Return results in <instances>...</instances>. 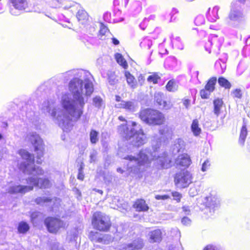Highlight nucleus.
Wrapping results in <instances>:
<instances>
[{"mask_svg":"<svg viewBox=\"0 0 250 250\" xmlns=\"http://www.w3.org/2000/svg\"><path fill=\"white\" fill-rule=\"evenodd\" d=\"M18 153L20 155L22 161L18 163V169L23 173L31 176L27 180V183L32 184L31 186L39 187L40 188H47L51 186L49 180L47 178H41L39 176L44 174V171L40 167H36L34 165L35 158L33 154L28 151L21 149L18 150Z\"/></svg>","mask_w":250,"mask_h":250,"instance_id":"f257e3e1","label":"nucleus"},{"mask_svg":"<svg viewBox=\"0 0 250 250\" xmlns=\"http://www.w3.org/2000/svg\"><path fill=\"white\" fill-rule=\"evenodd\" d=\"M99 133L95 130L91 129L90 131L89 136L90 142L93 144H96L99 141Z\"/></svg>","mask_w":250,"mask_h":250,"instance_id":"2f4dec72","label":"nucleus"},{"mask_svg":"<svg viewBox=\"0 0 250 250\" xmlns=\"http://www.w3.org/2000/svg\"><path fill=\"white\" fill-rule=\"evenodd\" d=\"M139 117L143 122L152 126L162 125L166 121V117L162 112L151 108L141 110Z\"/></svg>","mask_w":250,"mask_h":250,"instance_id":"f03ea898","label":"nucleus"},{"mask_svg":"<svg viewBox=\"0 0 250 250\" xmlns=\"http://www.w3.org/2000/svg\"><path fill=\"white\" fill-rule=\"evenodd\" d=\"M217 78L215 77L210 78L207 81L204 88L200 91V95L202 99L208 98L210 94L215 89Z\"/></svg>","mask_w":250,"mask_h":250,"instance_id":"9d476101","label":"nucleus"},{"mask_svg":"<svg viewBox=\"0 0 250 250\" xmlns=\"http://www.w3.org/2000/svg\"><path fill=\"white\" fill-rule=\"evenodd\" d=\"M161 80V76L157 72H153L151 75H149L147 78V81L149 83H152L153 84L158 83V82Z\"/></svg>","mask_w":250,"mask_h":250,"instance_id":"7c9ffc66","label":"nucleus"},{"mask_svg":"<svg viewBox=\"0 0 250 250\" xmlns=\"http://www.w3.org/2000/svg\"><path fill=\"white\" fill-rule=\"evenodd\" d=\"M132 207L137 212H146L149 209V207L145 199H137L133 203Z\"/></svg>","mask_w":250,"mask_h":250,"instance_id":"f8f14e48","label":"nucleus"},{"mask_svg":"<svg viewBox=\"0 0 250 250\" xmlns=\"http://www.w3.org/2000/svg\"><path fill=\"white\" fill-rule=\"evenodd\" d=\"M33 189V186L15 185L9 188L8 192L10 194H24L26 192L32 190Z\"/></svg>","mask_w":250,"mask_h":250,"instance_id":"9b49d317","label":"nucleus"},{"mask_svg":"<svg viewBox=\"0 0 250 250\" xmlns=\"http://www.w3.org/2000/svg\"><path fill=\"white\" fill-rule=\"evenodd\" d=\"M154 101L157 105L162 106L164 109L167 110L170 108L167 102L164 100V97L161 94L158 93L155 95Z\"/></svg>","mask_w":250,"mask_h":250,"instance_id":"a211bd4d","label":"nucleus"},{"mask_svg":"<svg viewBox=\"0 0 250 250\" xmlns=\"http://www.w3.org/2000/svg\"><path fill=\"white\" fill-rule=\"evenodd\" d=\"M192 175L187 170H182L174 176L175 186L181 188H187L192 183Z\"/></svg>","mask_w":250,"mask_h":250,"instance_id":"0eeeda50","label":"nucleus"},{"mask_svg":"<svg viewBox=\"0 0 250 250\" xmlns=\"http://www.w3.org/2000/svg\"><path fill=\"white\" fill-rule=\"evenodd\" d=\"M240 3H244L247 0H236Z\"/></svg>","mask_w":250,"mask_h":250,"instance_id":"13d9d810","label":"nucleus"},{"mask_svg":"<svg viewBox=\"0 0 250 250\" xmlns=\"http://www.w3.org/2000/svg\"><path fill=\"white\" fill-rule=\"evenodd\" d=\"M166 89L169 92H174L177 90L178 85L174 79L169 80L166 85Z\"/></svg>","mask_w":250,"mask_h":250,"instance_id":"c756f323","label":"nucleus"},{"mask_svg":"<svg viewBox=\"0 0 250 250\" xmlns=\"http://www.w3.org/2000/svg\"><path fill=\"white\" fill-rule=\"evenodd\" d=\"M172 196L174 200H176L177 202H180L182 198V195L179 192L177 191H173L171 193Z\"/></svg>","mask_w":250,"mask_h":250,"instance_id":"e433bc0d","label":"nucleus"},{"mask_svg":"<svg viewBox=\"0 0 250 250\" xmlns=\"http://www.w3.org/2000/svg\"><path fill=\"white\" fill-rule=\"evenodd\" d=\"M106 235H103L97 231H91L88 234L89 239L93 242L102 243L105 241Z\"/></svg>","mask_w":250,"mask_h":250,"instance_id":"2eb2a0df","label":"nucleus"},{"mask_svg":"<svg viewBox=\"0 0 250 250\" xmlns=\"http://www.w3.org/2000/svg\"><path fill=\"white\" fill-rule=\"evenodd\" d=\"M206 199H207V201H208L209 200L211 202L215 201V200H214L215 199V197H212V196L206 197Z\"/></svg>","mask_w":250,"mask_h":250,"instance_id":"864d4df0","label":"nucleus"},{"mask_svg":"<svg viewBox=\"0 0 250 250\" xmlns=\"http://www.w3.org/2000/svg\"><path fill=\"white\" fill-rule=\"evenodd\" d=\"M124 75L127 84L132 89L136 88L138 86V83L135 77L128 71H125Z\"/></svg>","mask_w":250,"mask_h":250,"instance_id":"dca6fc26","label":"nucleus"},{"mask_svg":"<svg viewBox=\"0 0 250 250\" xmlns=\"http://www.w3.org/2000/svg\"><path fill=\"white\" fill-rule=\"evenodd\" d=\"M155 198L156 200H167V199H169L170 197L168 195H156L155 196Z\"/></svg>","mask_w":250,"mask_h":250,"instance_id":"4c0bfd02","label":"nucleus"},{"mask_svg":"<svg viewBox=\"0 0 250 250\" xmlns=\"http://www.w3.org/2000/svg\"><path fill=\"white\" fill-rule=\"evenodd\" d=\"M91 224L94 229L102 232H109L112 226L111 217L101 211H96L92 213Z\"/></svg>","mask_w":250,"mask_h":250,"instance_id":"7ed1b4c3","label":"nucleus"},{"mask_svg":"<svg viewBox=\"0 0 250 250\" xmlns=\"http://www.w3.org/2000/svg\"><path fill=\"white\" fill-rule=\"evenodd\" d=\"M243 13L238 10H231L229 15V20L234 22H240L243 20Z\"/></svg>","mask_w":250,"mask_h":250,"instance_id":"aec40b11","label":"nucleus"},{"mask_svg":"<svg viewBox=\"0 0 250 250\" xmlns=\"http://www.w3.org/2000/svg\"><path fill=\"white\" fill-rule=\"evenodd\" d=\"M159 165L162 168L167 169L172 166V161L166 154L159 157Z\"/></svg>","mask_w":250,"mask_h":250,"instance_id":"f3484780","label":"nucleus"},{"mask_svg":"<svg viewBox=\"0 0 250 250\" xmlns=\"http://www.w3.org/2000/svg\"><path fill=\"white\" fill-rule=\"evenodd\" d=\"M111 40H112V42L114 45H117L119 44L120 42H119V40L118 39H117L116 38L113 37V38H112Z\"/></svg>","mask_w":250,"mask_h":250,"instance_id":"de8ad7c7","label":"nucleus"},{"mask_svg":"<svg viewBox=\"0 0 250 250\" xmlns=\"http://www.w3.org/2000/svg\"><path fill=\"white\" fill-rule=\"evenodd\" d=\"M149 238L151 242H160L162 240V232L161 229H156L150 232Z\"/></svg>","mask_w":250,"mask_h":250,"instance_id":"412c9836","label":"nucleus"},{"mask_svg":"<svg viewBox=\"0 0 250 250\" xmlns=\"http://www.w3.org/2000/svg\"><path fill=\"white\" fill-rule=\"evenodd\" d=\"M213 112L214 114L218 116L221 113V109L224 104L223 101L222 99H215L213 100Z\"/></svg>","mask_w":250,"mask_h":250,"instance_id":"393cba45","label":"nucleus"},{"mask_svg":"<svg viewBox=\"0 0 250 250\" xmlns=\"http://www.w3.org/2000/svg\"><path fill=\"white\" fill-rule=\"evenodd\" d=\"M191 161L190 157L187 154L179 155L175 160V164L177 166L188 167Z\"/></svg>","mask_w":250,"mask_h":250,"instance_id":"ddd939ff","label":"nucleus"},{"mask_svg":"<svg viewBox=\"0 0 250 250\" xmlns=\"http://www.w3.org/2000/svg\"><path fill=\"white\" fill-rule=\"evenodd\" d=\"M115 100L118 102H121V101H123L121 100V97L119 95H116Z\"/></svg>","mask_w":250,"mask_h":250,"instance_id":"5fc2aeb1","label":"nucleus"},{"mask_svg":"<svg viewBox=\"0 0 250 250\" xmlns=\"http://www.w3.org/2000/svg\"><path fill=\"white\" fill-rule=\"evenodd\" d=\"M191 129L195 136H197L200 134L201 129L199 126V122L197 119L193 120L191 125Z\"/></svg>","mask_w":250,"mask_h":250,"instance_id":"cd10ccee","label":"nucleus"},{"mask_svg":"<svg viewBox=\"0 0 250 250\" xmlns=\"http://www.w3.org/2000/svg\"><path fill=\"white\" fill-rule=\"evenodd\" d=\"M115 107L118 108L124 109L129 112H133L135 109V105L134 103L130 101H122L121 103L116 104Z\"/></svg>","mask_w":250,"mask_h":250,"instance_id":"4468645a","label":"nucleus"},{"mask_svg":"<svg viewBox=\"0 0 250 250\" xmlns=\"http://www.w3.org/2000/svg\"><path fill=\"white\" fill-rule=\"evenodd\" d=\"M218 82L221 87H224L225 89H229L231 87L230 83L223 77H219Z\"/></svg>","mask_w":250,"mask_h":250,"instance_id":"c85d7f7f","label":"nucleus"},{"mask_svg":"<svg viewBox=\"0 0 250 250\" xmlns=\"http://www.w3.org/2000/svg\"><path fill=\"white\" fill-rule=\"evenodd\" d=\"M30 227L27 223L21 221L18 226V231L19 233L25 234L29 230Z\"/></svg>","mask_w":250,"mask_h":250,"instance_id":"bb28decb","label":"nucleus"},{"mask_svg":"<svg viewBox=\"0 0 250 250\" xmlns=\"http://www.w3.org/2000/svg\"><path fill=\"white\" fill-rule=\"evenodd\" d=\"M118 130L120 134L124 135L125 140H128L133 138V145L136 147L140 146L145 143L146 137L142 128H140L138 131L134 132V129L129 130L127 124H125L118 126Z\"/></svg>","mask_w":250,"mask_h":250,"instance_id":"20e7f679","label":"nucleus"},{"mask_svg":"<svg viewBox=\"0 0 250 250\" xmlns=\"http://www.w3.org/2000/svg\"><path fill=\"white\" fill-rule=\"evenodd\" d=\"M181 221L184 225H187L190 223V220L187 217H184Z\"/></svg>","mask_w":250,"mask_h":250,"instance_id":"ea45409f","label":"nucleus"},{"mask_svg":"<svg viewBox=\"0 0 250 250\" xmlns=\"http://www.w3.org/2000/svg\"><path fill=\"white\" fill-rule=\"evenodd\" d=\"M62 104L63 108L65 110L63 114L64 122L69 123L79 120L83 114L82 110L77 109L68 100H63Z\"/></svg>","mask_w":250,"mask_h":250,"instance_id":"39448f33","label":"nucleus"},{"mask_svg":"<svg viewBox=\"0 0 250 250\" xmlns=\"http://www.w3.org/2000/svg\"><path fill=\"white\" fill-rule=\"evenodd\" d=\"M118 119L122 122H126V120L123 116H120L118 117Z\"/></svg>","mask_w":250,"mask_h":250,"instance_id":"6e6d98bb","label":"nucleus"},{"mask_svg":"<svg viewBox=\"0 0 250 250\" xmlns=\"http://www.w3.org/2000/svg\"><path fill=\"white\" fill-rule=\"evenodd\" d=\"M123 2V0H114V4L116 5H119L120 4L122 3Z\"/></svg>","mask_w":250,"mask_h":250,"instance_id":"3c124183","label":"nucleus"},{"mask_svg":"<svg viewBox=\"0 0 250 250\" xmlns=\"http://www.w3.org/2000/svg\"><path fill=\"white\" fill-rule=\"evenodd\" d=\"M110 31L107 26L103 22L100 23V30L98 33V36L101 40H105L108 36Z\"/></svg>","mask_w":250,"mask_h":250,"instance_id":"5701e85b","label":"nucleus"},{"mask_svg":"<svg viewBox=\"0 0 250 250\" xmlns=\"http://www.w3.org/2000/svg\"><path fill=\"white\" fill-rule=\"evenodd\" d=\"M232 94L234 98L241 99L243 96L242 90L240 88H236L232 91Z\"/></svg>","mask_w":250,"mask_h":250,"instance_id":"f704fd0d","label":"nucleus"},{"mask_svg":"<svg viewBox=\"0 0 250 250\" xmlns=\"http://www.w3.org/2000/svg\"><path fill=\"white\" fill-rule=\"evenodd\" d=\"M93 102L96 105L100 106L102 104V99L100 97H96L93 98Z\"/></svg>","mask_w":250,"mask_h":250,"instance_id":"58836bf2","label":"nucleus"},{"mask_svg":"<svg viewBox=\"0 0 250 250\" xmlns=\"http://www.w3.org/2000/svg\"><path fill=\"white\" fill-rule=\"evenodd\" d=\"M97 191L100 193V194H103V191L101 190H98Z\"/></svg>","mask_w":250,"mask_h":250,"instance_id":"052dcab7","label":"nucleus"},{"mask_svg":"<svg viewBox=\"0 0 250 250\" xmlns=\"http://www.w3.org/2000/svg\"><path fill=\"white\" fill-rule=\"evenodd\" d=\"M52 199L49 197H38L35 199V202L37 205H41L44 203H50Z\"/></svg>","mask_w":250,"mask_h":250,"instance_id":"473e14b6","label":"nucleus"},{"mask_svg":"<svg viewBox=\"0 0 250 250\" xmlns=\"http://www.w3.org/2000/svg\"><path fill=\"white\" fill-rule=\"evenodd\" d=\"M96 161V154L92 153L90 155V162L93 163Z\"/></svg>","mask_w":250,"mask_h":250,"instance_id":"37998d69","label":"nucleus"},{"mask_svg":"<svg viewBox=\"0 0 250 250\" xmlns=\"http://www.w3.org/2000/svg\"><path fill=\"white\" fill-rule=\"evenodd\" d=\"M125 159L129 161H137L138 160L137 158L132 156H127L125 157Z\"/></svg>","mask_w":250,"mask_h":250,"instance_id":"8fccbe9b","label":"nucleus"},{"mask_svg":"<svg viewBox=\"0 0 250 250\" xmlns=\"http://www.w3.org/2000/svg\"><path fill=\"white\" fill-rule=\"evenodd\" d=\"M131 125L132 126H135L137 125V123L135 122H132Z\"/></svg>","mask_w":250,"mask_h":250,"instance_id":"bf43d9fd","label":"nucleus"},{"mask_svg":"<svg viewBox=\"0 0 250 250\" xmlns=\"http://www.w3.org/2000/svg\"><path fill=\"white\" fill-rule=\"evenodd\" d=\"M77 18L82 24L86 23L89 20L87 13L83 9L78 10L76 14Z\"/></svg>","mask_w":250,"mask_h":250,"instance_id":"b1692460","label":"nucleus"},{"mask_svg":"<svg viewBox=\"0 0 250 250\" xmlns=\"http://www.w3.org/2000/svg\"><path fill=\"white\" fill-rule=\"evenodd\" d=\"M182 209H183V210L185 212H190V209L189 208V207L188 206H183L182 207Z\"/></svg>","mask_w":250,"mask_h":250,"instance_id":"603ef678","label":"nucleus"},{"mask_svg":"<svg viewBox=\"0 0 250 250\" xmlns=\"http://www.w3.org/2000/svg\"><path fill=\"white\" fill-rule=\"evenodd\" d=\"M143 247V244L142 243L136 244L134 243L129 244L127 245L126 248L128 250H139Z\"/></svg>","mask_w":250,"mask_h":250,"instance_id":"72a5a7b5","label":"nucleus"},{"mask_svg":"<svg viewBox=\"0 0 250 250\" xmlns=\"http://www.w3.org/2000/svg\"><path fill=\"white\" fill-rule=\"evenodd\" d=\"M2 138V135L0 133V140Z\"/></svg>","mask_w":250,"mask_h":250,"instance_id":"680f3d73","label":"nucleus"},{"mask_svg":"<svg viewBox=\"0 0 250 250\" xmlns=\"http://www.w3.org/2000/svg\"><path fill=\"white\" fill-rule=\"evenodd\" d=\"M144 156V161L143 162H139V165H143L144 164H148L150 163V161L148 160V158L146 157V155H143Z\"/></svg>","mask_w":250,"mask_h":250,"instance_id":"a19ab883","label":"nucleus"},{"mask_svg":"<svg viewBox=\"0 0 250 250\" xmlns=\"http://www.w3.org/2000/svg\"><path fill=\"white\" fill-rule=\"evenodd\" d=\"M83 163L81 165L79 168V171L78 172H83Z\"/></svg>","mask_w":250,"mask_h":250,"instance_id":"4d7b16f0","label":"nucleus"},{"mask_svg":"<svg viewBox=\"0 0 250 250\" xmlns=\"http://www.w3.org/2000/svg\"><path fill=\"white\" fill-rule=\"evenodd\" d=\"M84 178V175L83 174V172H78V174L77 175V178L83 181Z\"/></svg>","mask_w":250,"mask_h":250,"instance_id":"a18cd8bd","label":"nucleus"},{"mask_svg":"<svg viewBox=\"0 0 250 250\" xmlns=\"http://www.w3.org/2000/svg\"><path fill=\"white\" fill-rule=\"evenodd\" d=\"M138 79V81L140 82L141 85H143L145 80L144 76L143 75L141 74L139 76Z\"/></svg>","mask_w":250,"mask_h":250,"instance_id":"c03bdc74","label":"nucleus"},{"mask_svg":"<svg viewBox=\"0 0 250 250\" xmlns=\"http://www.w3.org/2000/svg\"><path fill=\"white\" fill-rule=\"evenodd\" d=\"M183 104L187 108L189 105L190 100L188 99H184L183 101Z\"/></svg>","mask_w":250,"mask_h":250,"instance_id":"49530a36","label":"nucleus"},{"mask_svg":"<svg viewBox=\"0 0 250 250\" xmlns=\"http://www.w3.org/2000/svg\"><path fill=\"white\" fill-rule=\"evenodd\" d=\"M43 224L47 231L53 234H57L60 229H66L68 226V224L57 216H47L43 220Z\"/></svg>","mask_w":250,"mask_h":250,"instance_id":"423d86ee","label":"nucleus"},{"mask_svg":"<svg viewBox=\"0 0 250 250\" xmlns=\"http://www.w3.org/2000/svg\"><path fill=\"white\" fill-rule=\"evenodd\" d=\"M203 250H215L214 248L210 245L206 246Z\"/></svg>","mask_w":250,"mask_h":250,"instance_id":"09e8293b","label":"nucleus"},{"mask_svg":"<svg viewBox=\"0 0 250 250\" xmlns=\"http://www.w3.org/2000/svg\"><path fill=\"white\" fill-rule=\"evenodd\" d=\"M84 88H85V95L90 96L93 92V87L91 83H86L84 84Z\"/></svg>","mask_w":250,"mask_h":250,"instance_id":"c9c22d12","label":"nucleus"},{"mask_svg":"<svg viewBox=\"0 0 250 250\" xmlns=\"http://www.w3.org/2000/svg\"><path fill=\"white\" fill-rule=\"evenodd\" d=\"M248 134V130L247 128V124L245 123L243 124L241 128L238 142L239 144L244 146L245 144V140Z\"/></svg>","mask_w":250,"mask_h":250,"instance_id":"4be33fe9","label":"nucleus"},{"mask_svg":"<svg viewBox=\"0 0 250 250\" xmlns=\"http://www.w3.org/2000/svg\"><path fill=\"white\" fill-rule=\"evenodd\" d=\"M29 141L34 147V151L37 154V163L41 164L42 161L41 158L43 157L44 148L43 141L38 134H31L29 137Z\"/></svg>","mask_w":250,"mask_h":250,"instance_id":"6e6552de","label":"nucleus"},{"mask_svg":"<svg viewBox=\"0 0 250 250\" xmlns=\"http://www.w3.org/2000/svg\"><path fill=\"white\" fill-rule=\"evenodd\" d=\"M13 6L19 10H25L28 7L27 0H8Z\"/></svg>","mask_w":250,"mask_h":250,"instance_id":"6ab92c4d","label":"nucleus"},{"mask_svg":"<svg viewBox=\"0 0 250 250\" xmlns=\"http://www.w3.org/2000/svg\"><path fill=\"white\" fill-rule=\"evenodd\" d=\"M115 58L117 63L122 66L124 69H127L128 65L127 61L120 53H116L115 55Z\"/></svg>","mask_w":250,"mask_h":250,"instance_id":"a878e982","label":"nucleus"},{"mask_svg":"<svg viewBox=\"0 0 250 250\" xmlns=\"http://www.w3.org/2000/svg\"><path fill=\"white\" fill-rule=\"evenodd\" d=\"M79 85H80L81 87H82L83 81L77 78H74L69 82V90L72 92H74H74L73 96L77 99V100L79 102L80 104L82 106H83L84 104L83 98L82 97L81 93L79 91L76 90L78 88V86Z\"/></svg>","mask_w":250,"mask_h":250,"instance_id":"1a4fd4ad","label":"nucleus"},{"mask_svg":"<svg viewBox=\"0 0 250 250\" xmlns=\"http://www.w3.org/2000/svg\"><path fill=\"white\" fill-rule=\"evenodd\" d=\"M208 165H208V161L207 160V161H205L202 165V171H206L207 168V167Z\"/></svg>","mask_w":250,"mask_h":250,"instance_id":"79ce46f5","label":"nucleus"}]
</instances>
